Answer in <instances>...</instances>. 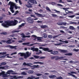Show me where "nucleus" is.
<instances>
[{
    "label": "nucleus",
    "mask_w": 79,
    "mask_h": 79,
    "mask_svg": "<svg viewBox=\"0 0 79 79\" xmlns=\"http://www.w3.org/2000/svg\"><path fill=\"white\" fill-rule=\"evenodd\" d=\"M35 15H36V16L38 17H43V15H42V14L36 12H35Z\"/></svg>",
    "instance_id": "11"
},
{
    "label": "nucleus",
    "mask_w": 79,
    "mask_h": 79,
    "mask_svg": "<svg viewBox=\"0 0 79 79\" xmlns=\"http://www.w3.org/2000/svg\"><path fill=\"white\" fill-rule=\"evenodd\" d=\"M6 57V56L4 55V56H0V58H5Z\"/></svg>",
    "instance_id": "37"
},
{
    "label": "nucleus",
    "mask_w": 79,
    "mask_h": 79,
    "mask_svg": "<svg viewBox=\"0 0 79 79\" xmlns=\"http://www.w3.org/2000/svg\"><path fill=\"white\" fill-rule=\"evenodd\" d=\"M5 72H2L1 73H0V76H5Z\"/></svg>",
    "instance_id": "24"
},
{
    "label": "nucleus",
    "mask_w": 79,
    "mask_h": 79,
    "mask_svg": "<svg viewBox=\"0 0 79 79\" xmlns=\"http://www.w3.org/2000/svg\"><path fill=\"white\" fill-rule=\"evenodd\" d=\"M36 75L37 76H42V74L39 73L36 74Z\"/></svg>",
    "instance_id": "47"
},
{
    "label": "nucleus",
    "mask_w": 79,
    "mask_h": 79,
    "mask_svg": "<svg viewBox=\"0 0 79 79\" xmlns=\"http://www.w3.org/2000/svg\"><path fill=\"white\" fill-rule=\"evenodd\" d=\"M47 27H48L46 25L41 26V28H47Z\"/></svg>",
    "instance_id": "20"
},
{
    "label": "nucleus",
    "mask_w": 79,
    "mask_h": 79,
    "mask_svg": "<svg viewBox=\"0 0 79 79\" xmlns=\"http://www.w3.org/2000/svg\"><path fill=\"white\" fill-rule=\"evenodd\" d=\"M26 14H31V13L29 12L28 11H26Z\"/></svg>",
    "instance_id": "59"
},
{
    "label": "nucleus",
    "mask_w": 79,
    "mask_h": 79,
    "mask_svg": "<svg viewBox=\"0 0 79 79\" xmlns=\"http://www.w3.org/2000/svg\"><path fill=\"white\" fill-rule=\"evenodd\" d=\"M14 73V71L12 70H8L6 73L7 74H16V73Z\"/></svg>",
    "instance_id": "6"
},
{
    "label": "nucleus",
    "mask_w": 79,
    "mask_h": 79,
    "mask_svg": "<svg viewBox=\"0 0 79 79\" xmlns=\"http://www.w3.org/2000/svg\"><path fill=\"white\" fill-rule=\"evenodd\" d=\"M19 13V11L18 10L16 11L15 12V13L13 15H16L18 13Z\"/></svg>",
    "instance_id": "31"
},
{
    "label": "nucleus",
    "mask_w": 79,
    "mask_h": 79,
    "mask_svg": "<svg viewBox=\"0 0 79 79\" xmlns=\"http://www.w3.org/2000/svg\"><path fill=\"white\" fill-rule=\"evenodd\" d=\"M35 79V77L34 76H31V79Z\"/></svg>",
    "instance_id": "45"
},
{
    "label": "nucleus",
    "mask_w": 79,
    "mask_h": 79,
    "mask_svg": "<svg viewBox=\"0 0 79 79\" xmlns=\"http://www.w3.org/2000/svg\"><path fill=\"white\" fill-rule=\"evenodd\" d=\"M48 38H49L50 39H52V35H48Z\"/></svg>",
    "instance_id": "51"
},
{
    "label": "nucleus",
    "mask_w": 79,
    "mask_h": 79,
    "mask_svg": "<svg viewBox=\"0 0 79 79\" xmlns=\"http://www.w3.org/2000/svg\"><path fill=\"white\" fill-rule=\"evenodd\" d=\"M34 64H44V63L43 62H34Z\"/></svg>",
    "instance_id": "16"
},
{
    "label": "nucleus",
    "mask_w": 79,
    "mask_h": 79,
    "mask_svg": "<svg viewBox=\"0 0 79 79\" xmlns=\"http://www.w3.org/2000/svg\"><path fill=\"white\" fill-rule=\"evenodd\" d=\"M7 47H10V48H11L12 49H13L14 48V49H16V46H11L10 45H9L7 46Z\"/></svg>",
    "instance_id": "9"
},
{
    "label": "nucleus",
    "mask_w": 79,
    "mask_h": 79,
    "mask_svg": "<svg viewBox=\"0 0 79 79\" xmlns=\"http://www.w3.org/2000/svg\"><path fill=\"white\" fill-rule=\"evenodd\" d=\"M11 77H12V79H18V77L16 76H11Z\"/></svg>",
    "instance_id": "19"
},
{
    "label": "nucleus",
    "mask_w": 79,
    "mask_h": 79,
    "mask_svg": "<svg viewBox=\"0 0 79 79\" xmlns=\"http://www.w3.org/2000/svg\"><path fill=\"white\" fill-rule=\"evenodd\" d=\"M23 76H18V79H23Z\"/></svg>",
    "instance_id": "40"
},
{
    "label": "nucleus",
    "mask_w": 79,
    "mask_h": 79,
    "mask_svg": "<svg viewBox=\"0 0 79 79\" xmlns=\"http://www.w3.org/2000/svg\"><path fill=\"white\" fill-rule=\"evenodd\" d=\"M27 73L28 74H32L34 73V71L32 70H30L28 71Z\"/></svg>",
    "instance_id": "17"
},
{
    "label": "nucleus",
    "mask_w": 79,
    "mask_h": 79,
    "mask_svg": "<svg viewBox=\"0 0 79 79\" xmlns=\"http://www.w3.org/2000/svg\"><path fill=\"white\" fill-rule=\"evenodd\" d=\"M74 16H75V15H71V16H69V18H74Z\"/></svg>",
    "instance_id": "46"
},
{
    "label": "nucleus",
    "mask_w": 79,
    "mask_h": 79,
    "mask_svg": "<svg viewBox=\"0 0 79 79\" xmlns=\"http://www.w3.org/2000/svg\"><path fill=\"white\" fill-rule=\"evenodd\" d=\"M70 23V24H77V23L74 22H71Z\"/></svg>",
    "instance_id": "29"
},
{
    "label": "nucleus",
    "mask_w": 79,
    "mask_h": 79,
    "mask_svg": "<svg viewBox=\"0 0 79 79\" xmlns=\"http://www.w3.org/2000/svg\"><path fill=\"white\" fill-rule=\"evenodd\" d=\"M34 57L36 59H38V58L40 57V56H34Z\"/></svg>",
    "instance_id": "33"
},
{
    "label": "nucleus",
    "mask_w": 79,
    "mask_h": 79,
    "mask_svg": "<svg viewBox=\"0 0 79 79\" xmlns=\"http://www.w3.org/2000/svg\"><path fill=\"white\" fill-rule=\"evenodd\" d=\"M8 5H10V9L12 13H15V10H14V7L15 10H17L18 8V6L16 5V3H14L13 2H11V1L9 2L8 3Z\"/></svg>",
    "instance_id": "2"
},
{
    "label": "nucleus",
    "mask_w": 79,
    "mask_h": 79,
    "mask_svg": "<svg viewBox=\"0 0 79 79\" xmlns=\"http://www.w3.org/2000/svg\"><path fill=\"white\" fill-rule=\"evenodd\" d=\"M66 23H64V22H63L62 23V24H63V25H66Z\"/></svg>",
    "instance_id": "63"
},
{
    "label": "nucleus",
    "mask_w": 79,
    "mask_h": 79,
    "mask_svg": "<svg viewBox=\"0 0 79 79\" xmlns=\"http://www.w3.org/2000/svg\"><path fill=\"white\" fill-rule=\"evenodd\" d=\"M31 3H33L32 2H28L27 4L26 5V6L27 7V8H32V6L31 5Z\"/></svg>",
    "instance_id": "7"
},
{
    "label": "nucleus",
    "mask_w": 79,
    "mask_h": 79,
    "mask_svg": "<svg viewBox=\"0 0 79 79\" xmlns=\"http://www.w3.org/2000/svg\"><path fill=\"white\" fill-rule=\"evenodd\" d=\"M64 55L68 56H72V53H69L67 54H65Z\"/></svg>",
    "instance_id": "25"
},
{
    "label": "nucleus",
    "mask_w": 79,
    "mask_h": 79,
    "mask_svg": "<svg viewBox=\"0 0 79 79\" xmlns=\"http://www.w3.org/2000/svg\"><path fill=\"white\" fill-rule=\"evenodd\" d=\"M57 6H63V5H61V4H57Z\"/></svg>",
    "instance_id": "60"
},
{
    "label": "nucleus",
    "mask_w": 79,
    "mask_h": 79,
    "mask_svg": "<svg viewBox=\"0 0 79 79\" xmlns=\"http://www.w3.org/2000/svg\"><path fill=\"white\" fill-rule=\"evenodd\" d=\"M46 10L48 11H51V10L50 9V8L48 7H46Z\"/></svg>",
    "instance_id": "36"
},
{
    "label": "nucleus",
    "mask_w": 79,
    "mask_h": 79,
    "mask_svg": "<svg viewBox=\"0 0 79 79\" xmlns=\"http://www.w3.org/2000/svg\"><path fill=\"white\" fill-rule=\"evenodd\" d=\"M21 74L22 75H27V73L25 72H23L21 73Z\"/></svg>",
    "instance_id": "26"
},
{
    "label": "nucleus",
    "mask_w": 79,
    "mask_h": 79,
    "mask_svg": "<svg viewBox=\"0 0 79 79\" xmlns=\"http://www.w3.org/2000/svg\"><path fill=\"white\" fill-rule=\"evenodd\" d=\"M11 40H9L6 41V43H7V44H11L12 42H11Z\"/></svg>",
    "instance_id": "21"
},
{
    "label": "nucleus",
    "mask_w": 79,
    "mask_h": 79,
    "mask_svg": "<svg viewBox=\"0 0 79 79\" xmlns=\"http://www.w3.org/2000/svg\"><path fill=\"white\" fill-rule=\"evenodd\" d=\"M27 22L30 24H32L34 23V19H32L31 17H29L27 19Z\"/></svg>",
    "instance_id": "3"
},
{
    "label": "nucleus",
    "mask_w": 79,
    "mask_h": 79,
    "mask_svg": "<svg viewBox=\"0 0 79 79\" xmlns=\"http://www.w3.org/2000/svg\"><path fill=\"white\" fill-rule=\"evenodd\" d=\"M31 50H32L33 52H38L39 51V49L38 48H31Z\"/></svg>",
    "instance_id": "8"
},
{
    "label": "nucleus",
    "mask_w": 79,
    "mask_h": 79,
    "mask_svg": "<svg viewBox=\"0 0 79 79\" xmlns=\"http://www.w3.org/2000/svg\"><path fill=\"white\" fill-rule=\"evenodd\" d=\"M69 28L70 29H71V30H74V29H75V28L73 26H70Z\"/></svg>",
    "instance_id": "22"
},
{
    "label": "nucleus",
    "mask_w": 79,
    "mask_h": 79,
    "mask_svg": "<svg viewBox=\"0 0 79 79\" xmlns=\"http://www.w3.org/2000/svg\"><path fill=\"white\" fill-rule=\"evenodd\" d=\"M32 37H35V39H37V36L35 35H32Z\"/></svg>",
    "instance_id": "55"
},
{
    "label": "nucleus",
    "mask_w": 79,
    "mask_h": 79,
    "mask_svg": "<svg viewBox=\"0 0 79 79\" xmlns=\"http://www.w3.org/2000/svg\"><path fill=\"white\" fill-rule=\"evenodd\" d=\"M28 11L29 12H31V13L32 12V10L31 9H29Z\"/></svg>",
    "instance_id": "62"
},
{
    "label": "nucleus",
    "mask_w": 79,
    "mask_h": 79,
    "mask_svg": "<svg viewBox=\"0 0 79 79\" xmlns=\"http://www.w3.org/2000/svg\"><path fill=\"white\" fill-rule=\"evenodd\" d=\"M24 69H26V70H27L28 69H26V68H23L21 69V70H24Z\"/></svg>",
    "instance_id": "58"
},
{
    "label": "nucleus",
    "mask_w": 79,
    "mask_h": 79,
    "mask_svg": "<svg viewBox=\"0 0 79 79\" xmlns=\"http://www.w3.org/2000/svg\"><path fill=\"white\" fill-rule=\"evenodd\" d=\"M70 73L72 74H77V73L76 72H70Z\"/></svg>",
    "instance_id": "57"
},
{
    "label": "nucleus",
    "mask_w": 79,
    "mask_h": 79,
    "mask_svg": "<svg viewBox=\"0 0 79 79\" xmlns=\"http://www.w3.org/2000/svg\"><path fill=\"white\" fill-rule=\"evenodd\" d=\"M24 58H27V57H29L28 56H27V55H26L25 54V55H24Z\"/></svg>",
    "instance_id": "49"
},
{
    "label": "nucleus",
    "mask_w": 79,
    "mask_h": 79,
    "mask_svg": "<svg viewBox=\"0 0 79 79\" xmlns=\"http://www.w3.org/2000/svg\"><path fill=\"white\" fill-rule=\"evenodd\" d=\"M65 12V13L67 14H68V13H70L69 11H68V10H66Z\"/></svg>",
    "instance_id": "53"
},
{
    "label": "nucleus",
    "mask_w": 79,
    "mask_h": 79,
    "mask_svg": "<svg viewBox=\"0 0 79 79\" xmlns=\"http://www.w3.org/2000/svg\"><path fill=\"white\" fill-rule=\"evenodd\" d=\"M6 54V52H0V55H5Z\"/></svg>",
    "instance_id": "32"
},
{
    "label": "nucleus",
    "mask_w": 79,
    "mask_h": 79,
    "mask_svg": "<svg viewBox=\"0 0 79 79\" xmlns=\"http://www.w3.org/2000/svg\"><path fill=\"white\" fill-rule=\"evenodd\" d=\"M44 58H45V57H40L39 59H44Z\"/></svg>",
    "instance_id": "56"
},
{
    "label": "nucleus",
    "mask_w": 79,
    "mask_h": 79,
    "mask_svg": "<svg viewBox=\"0 0 79 79\" xmlns=\"http://www.w3.org/2000/svg\"><path fill=\"white\" fill-rule=\"evenodd\" d=\"M49 77L50 78H54V77H56V76L55 75H52L49 76Z\"/></svg>",
    "instance_id": "14"
},
{
    "label": "nucleus",
    "mask_w": 79,
    "mask_h": 79,
    "mask_svg": "<svg viewBox=\"0 0 79 79\" xmlns=\"http://www.w3.org/2000/svg\"><path fill=\"white\" fill-rule=\"evenodd\" d=\"M30 64H31L28 63L26 64V62H24L23 64V65H24V66H31V65Z\"/></svg>",
    "instance_id": "12"
},
{
    "label": "nucleus",
    "mask_w": 79,
    "mask_h": 79,
    "mask_svg": "<svg viewBox=\"0 0 79 79\" xmlns=\"http://www.w3.org/2000/svg\"><path fill=\"white\" fill-rule=\"evenodd\" d=\"M1 34H2V35H6V34H7V32H2L1 33Z\"/></svg>",
    "instance_id": "27"
},
{
    "label": "nucleus",
    "mask_w": 79,
    "mask_h": 79,
    "mask_svg": "<svg viewBox=\"0 0 79 79\" xmlns=\"http://www.w3.org/2000/svg\"><path fill=\"white\" fill-rule=\"evenodd\" d=\"M73 50H74V51H75V52H79L78 49H73Z\"/></svg>",
    "instance_id": "50"
},
{
    "label": "nucleus",
    "mask_w": 79,
    "mask_h": 79,
    "mask_svg": "<svg viewBox=\"0 0 79 79\" xmlns=\"http://www.w3.org/2000/svg\"><path fill=\"white\" fill-rule=\"evenodd\" d=\"M29 53V52H27L26 53V55H27V56H28L29 57V56H30V55H31Z\"/></svg>",
    "instance_id": "35"
},
{
    "label": "nucleus",
    "mask_w": 79,
    "mask_h": 79,
    "mask_svg": "<svg viewBox=\"0 0 79 79\" xmlns=\"http://www.w3.org/2000/svg\"><path fill=\"white\" fill-rule=\"evenodd\" d=\"M51 15L53 16V17H57V15L56 14H52Z\"/></svg>",
    "instance_id": "43"
},
{
    "label": "nucleus",
    "mask_w": 79,
    "mask_h": 79,
    "mask_svg": "<svg viewBox=\"0 0 79 79\" xmlns=\"http://www.w3.org/2000/svg\"><path fill=\"white\" fill-rule=\"evenodd\" d=\"M0 69H5V68L4 67H0Z\"/></svg>",
    "instance_id": "48"
},
{
    "label": "nucleus",
    "mask_w": 79,
    "mask_h": 79,
    "mask_svg": "<svg viewBox=\"0 0 79 79\" xmlns=\"http://www.w3.org/2000/svg\"><path fill=\"white\" fill-rule=\"evenodd\" d=\"M30 16L31 17H34V18H35V16L34 15H31Z\"/></svg>",
    "instance_id": "61"
},
{
    "label": "nucleus",
    "mask_w": 79,
    "mask_h": 79,
    "mask_svg": "<svg viewBox=\"0 0 79 79\" xmlns=\"http://www.w3.org/2000/svg\"><path fill=\"white\" fill-rule=\"evenodd\" d=\"M56 57H58V56H52L51 57V58L52 60H53V59H54L55 58H56Z\"/></svg>",
    "instance_id": "41"
},
{
    "label": "nucleus",
    "mask_w": 79,
    "mask_h": 79,
    "mask_svg": "<svg viewBox=\"0 0 79 79\" xmlns=\"http://www.w3.org/2000/svg\"><path fill=\"white\" fill-rule=\"evenodd\" d=\"M58 24V25H59L60 26H62V23L61 22H60L57 23Z\"/></svg>",
    "instance_id": "38"
},
{
    "label": "nucleus",
    "mask_w": 79,
    "mask_h": 79,
    "mask_svg": "<svg viewBox=\"0 0 79 79\" xmlns=\"http://www.w3.org/2000/svg\"><path fill=\"white\" fill-rule=\"evenodd\" d=\"M19 31L14 30L12 31V33H15V32H19Z\"/></svg>",
    "instance_id": "28"
},
{
    "label": "nucleus",
    "mask_w": 79,
    "mask_h": 79,
    "mask_svg": "<svg viewBox=\"0 0 79 79\" xmlns=\"http://www.w3.org/2000/svg\"><path fill=\"white\" fill-rule=\"evenodd\" d=\"M31 67H33V68H32V69H35V68H39V66L38 65H34L33 66H31Z\"/></svg>",
    "instance_id": "10"
},
{
    "label": "nucleus",
    "mask_w": 79,
    "mask_h": 79,
    "mask_svg": "<svg viewBox=\"0 0 79 79\" xmlns=\"http://www.w3.org/2000/svg\"><path fill=\"white\" fill-rule=\"evenodd\" d=\"M60 52H62V53H67V52H68L67 51L64 50H60Z\"/></svg>",
    "instance_id": "18"
},
{
    "label": "nucleus",
    "mask_w": 79,
    "mask_h": 79,
    "mask_svg": "<svg viewBox=\"0 0 79 79\" xmlns=\"http://www.w3.org/2000/svg\"><path fill=\"white\" fill-rule=\"evenodd\" d=\"M1 66L2 65H5L6 64V63L5 62H2L1 63Z\"/></svg>",
    "instance_id": "34"
},
{
    "label": "nucleus",
    "mask_w": 79,
    "mask_h": 79,
    "mask_svg": "<svg viewBox=\"0 0 79 79\" xmlns=\"http://www.w3.org/2000/svg\"><path fill=\"white\" fill-rule=\"evenodd\" d=\"M69 74H70V76H72L73 77H76V76H75L74 75L72 74V73H68Z\"/></svg>",
    "instance_id": "30"
},
{
    "label": "nucleus",
    "mask_w": 79,
    "mask_h": 79,
    "mask_svg": "<svg viewBox=\"0 0 79 79\" xmlns=\"http://www.w3.org/2000/svg\"><path fill=\"white\" fill-rule=\"evenodd\" d=\"M43 50H44V51H47V52H53V50H50V49L48 48H43Z\"/></svg>",
    "instance_id": "4"
},
{
    "label": "nucleus",
    "mask_w": 79,
    "mask_h": 79,
    "mask_svg": "<svg viewBox=\"0 0 79 79\" xmlns=\"http://www.w3.org/2000/svg\"><path fill=\"white\" fill-rule=\"evenodd\" d=\"M5 23H2V26L4 27H9L10 26H16L18 23V21L16 20H9L8 21H6Z\"/></svg>",
    "instance_id": "1"
},
{
    "label": "nucleus",
    "mask_w": 79,
    "mask_h": 79,
    "mask_svg": "<svg viewBox=\"0 0 79 79\" xmlns=\"http://www.w3.org/2000/svg\"><path fill=\"white\" fill-rule=\"evenodd\" d=\"M58 51L51 52V54H52V55H56V54H58Z\"/></svg>",
    "instance_id": "13"
},
{
    "label": "nucleus",
    "mask_w": 79,
    "mask_h": 79,
    "mask_svg": "<svg viewBox=\"0 0 79 79\" xmlns=\"http://www.w3.org/2000/svg\"><path fill=\"white\" fill-rule=\"evenodd\" d=\"M19 4H20V5H22V2H21V0H19Z\"/></svg>",
    "instance_id": "54"
},
{
    "label": "nucleus",
    "mask_w": 79,
    "mask_h": 79,
    "mask_svg": "<svg viewBox=\"0 0 79 79\" xmlns=\"http://www.w3.org/2000/svg\"><path fill=\"white\" fill-rule=\"evenodd\" d=\"M36 38H37V40H41V37H37Z\"/></svg>",
    "instance_id": "44"
},
{
    "label": "nucleus",
    "mask_w": 79,
    "mask_h": 79,
    "mask_svg": "<svg viewBox=\"0 0 79 79\" xmlns=\"http://www.w3.org/2000/svg\"><path fill=\"white\" fill-rule=\"evenodd\" d=\"M57 58L55 59V60H61V59H63V57H56Z\"/></svg>",
    "instance_id": "15"
},
{
    "label": "nucleus",
    "mask_w": 79,
    "mask_h": 79,
    "mask_svg": "<svg viewBox=\"0 0 79 79\" xmlns=\"http://www.w3.org/2000/svg\"><path fill=\"white\" fill-rule=\"evenodd\" d=\"M56 79H63V78L61 76H60L56 77Z\"/></svg>",
    "instance_id": "39"
},
{
    "label": "nucleus",
    "mask_w": 79,
    "mask_h": 79,
    "mask_svg": "<svg viewBox=\"0 0 79 79\" xmlns=\"http://www.w3.org/2000/svg\"><path fill=\"white\" fill-rule=\"evenodd\" d=\"M16 54H17V52H15L14 53H12L10 55H15Z\"/></svg>",
    "instance_id": "52"
},
{
    "label": "nucleus",
    "mask_w": 79,
    "mask_h": 79,
    "mask_svg": "<svg viewBox=\"0 0 79 79\" xmlns=\"http://www.w3.org/2000/svg\"><path fill=\"white\" fill-rule=\"evenodd\" d=\"M58 37V35L55 36L53 37V39H55V38H56V37Z\"/></svg>",
    "instance_id": "64"
},
{
    "label": "nucleus",
    "mask_w": 79,
    "mask_h": 79,
    "mask_svg": "<svg viewBox=\"0 0 79 79\" xmlns=\"http://www.w3.org/2000/svg\"><path fill=\"white\" fill-rule=\"evenodd\" d=\"M25 53H22L21 52H19L18 53V55H20L21 56H24Z\"/></svg>",
    "instance_id": "23"
},
{
    "label": "nucleus",
    "mask_w": 79,
    "mask_h": 79,
    "mask_svg": "<svg viewBox=\"0 0 79 79\" xmlns=\"http://www.w3.org/2000/svg\"><path fill=\"white\" fill-rule=\"evenodd\" d=\"M30 44V42H27V43H24L22 44V45H27V46H32V45H34L33 44Z\"/></svg>",
    "instance_id": "5"
},
{
    "label": "nucleus",
    "mask_w": 79,
    "mask_h": 79,
    "mask_svg": "<svg viewBox=\"0 0 79 79\" xmlns=\"http://www.w3.org/2000/svg\"><path fill=\"white\" fill-rule=\"evenodd\" d=\"M44 38H47V35L45 34H44Z\"/></svg>",
    "instance_id": "42"
}]
</instances>
